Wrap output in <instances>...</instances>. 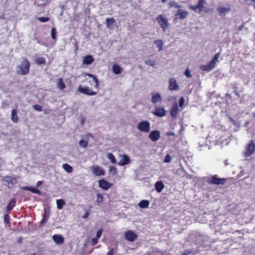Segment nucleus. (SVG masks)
Listing matches in <instances>:
<instances>
[{
    "label": "nucleus",
    "instance_id": "obj_33",
    "mask_svg": "<svg viewBox=\"0 0 255 255\" xmlns=\"http://www.w3.org/2000/svg\"><path fill=\"white\" fill-rule=\"evenodd\" d=\"M108 158L110 160L112 163H116L117 160L115 158V155L112 153H108L107 154Z\"/></svg>",
    "mask_w": 255,
    "mask_h": 255
},
{
    "label": "nucleus",
    "instance_id": "obj_36",
    "mask_svg": "<svg viewBox=\"0 0 255 255\" xmlns=\"http://www.w3.org/2000/svg\"><path fill=\"white\" fill-rule=\"evenodd\" d=\"M51 36L52 39H55L56 38V29L54 27L51 29Z\"/></svg>",
    "mask_w": 255,
    "mask_h": 255
},
{
    "label": "nucleus",
    "instance_id": "obj_62",
    "mask_svg": "<svg viewBox=\"0 0 255 255\" xmlns=\"http://www.w3.org/2000/svg\"><path fill=\"white\" fill-rule=\"evenodd\" d=\"M174 5L175 6V7L176 8H180V7H181V6L180 5L178 4L177 3H174Z\"/></svg>",
    "mask_w": 255,
    "mask_h": 255
},
{
    "label": "nucleus",
    "instance_id": "obj_27",
    "mask_svg": "<svg viewBox=\"0 0 255 255\" xmlns=\"http://www.w3.org/2000/svg\"><path fill=\"white\" fill-rule=\"evenodd\" d=\"M57 86V87L61 90H64L66 87L65 84H64L63 80L62 78H59L58 79Z\"/></svg>",
    "mask_w": 255,
    "mask_h": 255
},
{
    "label": "nucleus",
    "instance_id": "obj_34",
    "mask_svg": "<svg viewBox=\"0 0 255 255\" xmlns=\"http://www.w3.org/2000/svg\"><path fill=\"white\" fill-rule=\"evenodd\" d=\"M79 144L80 146L86 148L88 147V141L81 139L79 141Z\"/></svg>",
    "mask_w": 255,
    "mask_h": 255
},
{
    "label": "nucleus",
    "instance_id": "obj_26",
    "mask_svg": "<svg viewBox=\"0 0 255 255\" xmlns=\"http://www.w3.org/2000/svg\"><path fill=\"white\" fill-rule=\"evenodd\" d=\"M106 26L108 28L110 29L111 26L116 22V20L114 18H107L106 19Z\"/></svg>",
    "mask_w": 255,
    "mask_h": 255
},
{
    "label": "nucleus",
    "instance_id": "obj_11",
    "mask_svg": "<svg viewBox=\"0 0 255 255\" xmlns=\"http://www.w3.org/2000/svg\"><path fill=\"white\" fill-rule=\"evenodd\" d=\"M179 89L176 80L174 78H171L169 81V89L170 90H177Z\"/></svg>",
    "mask_w": 255,
    "mask_h": 255
},
{
    "label": "nucleus",
    "instance_id": "obj_44",
    "mask_svg": "<svg viewBox=\"0 0 255 255\" xmlns=\"http://www.w3.org/2000/svg\"><path fill=\"white\" fill-rule=\"evenodd\" d=\"M185 75L187 78L192 77V75L191 74L190 71L188 69H187L184 73Z\"/></svg>",
    "mask_w": 255,
    "mask_h": 255
},
{
    "label": "nucleus",
    "instance_id": "obj_64",
    "mask_svg": "<svg viewBox=\"0 0 255 255\" xmlns=\"http://www.w3.org/2000/svg\"><path fill=\"white\" fill-rule=\"evenodd\" d=\"M252 0V1H253V2H254V3H253V6H254V8H255V0Z\"/></svg>",
    "mask_w": 255,
    "mask_h": 255
},
{
    "label": "nucleus",
    "instance_id": "obj_10",
    "mask_svg": "<svg viewBox=\"0 0 255 255\" xmlns=\"http://www.w3.org/2000/svg\"><path fill=\"white\" fill-rule=\"evenodd\" d=\"M99 187L104 190H108L112 186V184L109 183L104 179H101L99 181Z\"/></svg>",
    "mask_w": 255,
    "mask_h": 255
},
{
    "label": "nucleus",
    "instance_id": "obj_6",
    "mask_svg": "<svg viewBox=\"0 0 255 255\" xmlns=\"http://www.w3.org/2000/svg\"><path fill=\"white\" fill-rule=\"evenodd\" d=\"M78 91L81 93L89 96H94L97 94L96 92L91 90L88 87H83L81 85L79 86Z\"/></svg>",
    "mask_w": 255,
    "mask_h": 255
},
{
    "label": "nucleus",
    "instance_id": "obj_40",
    "mask_svg": "<svg viewBox=\"0 0 255 255\" xmlns=\"http://www.w3.org/2000/svg\"><path fill=\"white\" fill-rule=\"evenodd\" d=\"M34 109L36 111L41 112L42 111V107L39 105H34L33 106Z\"/></svg>",
    "mask_w": 255,
    "mask_h": 255
},
{
    "label": "nucleus",
    "instance_id": "obj_43",
    "mask_svg": "<svg viewBox=\"0 0 255 255\" xmlns=\"http://www.w3.org/2000/svg\"><path fill=\"white\" fill-rule=\"evenodd\" d=\"M219 56H220V54L219 53H216L213 57V58L212 59V61H213V63H216L217 61H218V58L219 57Z\"/></svg>",
    "mask_w": 255,
    "mask_h": 255
},
{
    "label": "nucleus",
    "instance_id": "obj_7",
    "mask_svg": "<svg viewBox=\"0 0 255 255\" xmlns=\"http://www.w3.org/2000/svg\"><path fill=\"white\" fill-rule=\"evenodd\" d=\"M93 174L96 176H103L105 174V171L104 169L100 167L98 165H94L91 167Z\"/></svg>",
    "mask_w": 255,
    "mask_h": 255
},
{
    "label": "nucleus",
    "instance_id": "obj_48",
    "mask_svg": "<svg viewBox=\"0 0 255 255\" xmlns=\"http://www.w3.org/2000/svg\"><path fill=\"white\" fill-rule=\"evenodd\" d=\"M184 103V99L183 97H181V98L180 99L179 101V106L180 107H182L183 106Z\"/></svg>",
    "mask_w": 255,
    "mask_h": 255
},
{
    "label": "nucleus",
    "instance_id": "obj_5",
    "mask_svg": "<svg viewBox=\"0 0 255 255\" xmlns=\"http://www.w3.org/2000/svg\"><path fill=\"white\" fill-rule=\"evenodd\" d=\"M226 181L225 178H219L217 175L213 176L209 180V183L216 185H224Z\"/></svg>",
    "mask_w": 255,
    "mask_h": 255
},
{
    "label": "nucleus",
    "instance_id": "obj_18",
    "mask_svg": "<svg viewBox=\"0 0 255 255\" xmlns=\"http://www.w3.org/2000/svg\"><path fill=\"white\" fill-rule=\"evenodd\" d=\"M188 15V12L187 11H183L182 10L179 9L178 10L177 13L176 14L175 16L177 18H179L180 19H183L185 18L187 15Z\"/></svg>",
    "mask_w": 255,
    "mask_h": 255
},
{
    "label": "nucleus",
    "instance_id": "obj_63",
    "mask_svg": "<svg viewBox=\"0 0 255 255\" xmlns=\"http://www.w3.org/2000/svg\"><path fill=\"white\" fill-rule=\"evenodd\" d=\"M160 50H161L162 49V44H163V43H162V40H160Z\"/></svg>",
    "mask_w": 255,
    "mask_h": 255
},
{
    "label": "nucleus",
    "instance_id": "obj_12",
    "mask_svg": "<svg viewBox=\"0 0 255 255\" xmlns=\"http://www.w3.org/2000/svg\"><path fill=\"white\" fill-rule=\"evenodd\" d=\"M215 63L211 60L208 64L200 66V69L203 71H210L215 67Z\"/></svg>",
    "mask_w": 255,
    "mask_h": 255
},
{
    "label": "nucleus",
    "instance_id": "obj_9",
    "mask_svg": "<svg viewBox=\"0 0 255 255\" xmlns=\"http://www.w3.org/2000/svg\"><path fill=\"white\" fill-rule=\"evenodd\" d=\"M86 75L92 79L91 80L89 81L90 85L91 86H93L96 89H97L99 85L98 78L94 75L92 74H87Z\"/></svg>",
    "mask_w": 255,
    "mask_h": 255
},
{
    "label": "nucleus",
    "instance_id": "obj_47",
    "mask_svg": "<svg viewBox=\"0 0 255 255\" xmlns=\"http://www.w3.org/2000/svg\"><path fill=\"white\" fill-rule=\"evenodd\" d=\"M145 63L150 66H154L155 65V63L154 61L148 60L146 61Z\"/></svg>",
    "mask_w": 255,
    "mask_h": 255
},
{
    "label": "nucleus",
    "instance_id": "obj_42",
    "mask_svg": "<svg viewBox=\"0 0 255 255\" xmlns=\"http://www.w3.org/2000/svg\"><path fill=\"white\" fill-rule=\"evenodd\" d=\"M171 157L169 155V154H167L164 159V162L165 163H169L171 161Z\"/></svg>",
    "mask_w": 255,
    "mask_h": 255
},
{
    "label": "nucleus",
    "instance_id": "obj_52",
    "mask_svg": "<svg viewBox=\"0 0 255 255\" xmlns=\"http://www.w3.org/2000/svg\"><path fill=\"white\" fill-rule=\"evenodd\" d=\"M153 114L159 117V108H156L155 112H154Z\"/></svg>",
    "mask_w": 255,
    "mask_h": 255
},
{
    "label": "nucleus",
    "instance_id": "obj_38",
    "mask_svg": "<svg viewBox=\"0 0 255 255\" xmlns=\"http://www.w3.org/2000/svg\"><path fill=\"white\" fill-rule=\"evenodd\" d=\"M38 19L41 22H46L50 20V18L48 17H38Z\"/></svg>",
    "mask_w": 255,
    "mask_h": 255
},
{
    "label": "nucleus",
    "instance_id": "obj_3",
    "mask_svg": "<svg viewBox=\"0 0 255 255\" xmlns=\"http://www.w3.org/2000/svg\"><path fill=\"white\" fill-rule=\"evenodd\" d=\"M255 152V143L252 140H250L246 146L244 155L246 157L251 156Z\"/></svg>",
    "mask_w": 255,
    "mask_h": 255
},
{
    "label": "nucleus",
    "instance_id": "obj_20",
    "mask_svg": "<svg viewBox=\"0 0 255 255\" xmlns=\"http://www.w3.org/2000/svg\"><path fill=\"white\" fill-rule=\"evenodd\" d=\"M17 113V112L16 109H13L11 111V120L14 123H18V120H19V117H18Z\"/></svg>",
    "mask_w": 255,
    "mask_h": 255
},
{
    "label": "nucleus",
    "instance_id": "obj_56",
    "mask_svg": "<svg viewBox=\"0 0 255 255\" xmlns=\"http://www.w3.org/2000/svg\"><path fill=\"white\" fill-rule=\"evenodd\" d=\"M89 213L88 212H86L85 214L83 216V218H87L89 216Z\"/></svg>",
    "mask_w": 255,
    "mask_h": 255
},
{
    "label": "nucleus",
    "instance_id": "obj_2",
    "mask_svg": "<svg viewBox=\"0 0 255 255\" xmlns=\"http://www.w3.org/2000/svg\"><path fill=\"white\" fill-rule=\"evenodd\" d=\"M206 4L205 0H198L197 5H190L189 6L190 9L198 13H201L202 11L205 10V4Z\"/></svg>",
    "mask_w": 255,
    "mask_h": 255
},
{
    "label": "nucleus",
    "instance_id": "obj_8",
    "mask_svg": "<svg viewBox=\"0 0 255 255\" xmlns=\"http://www.w3.org/2000/svg\"><path fill=\"white\" fill-rule=\"evenodd\" d=\"M125 237L127 241L133 242L137 239V236L133 231L129 230L125 233Z\"/></svg>",
    "mask_w": 255,
    "mask_h": 255
},
{
    "label": "nucleus",
    "instance_id": "obj_41",
    "mask_svg": "<svg viewBox=\"0 0 255 255\" xmlns=\"http://www.w3.org/2000/svg\"><path fill=\"white\" fill-rule=\"evenodd\" d=\"M99 239L97 238H93L91 241V245L93 246H95L98 242Z\"/></svg>",
    "mask_w": 255,
    "mask_h": 255
},
{
    "label": "nucleus",
    "instance_id": "obj_29",
    "mask_svg": "<svg viewBox=\"0 0 255 255\" xmlns=\"http://www.w3.org/2000/svg\"><path fill=\"white\" fill-rule=\"evenodd\" d=\"M56 204L57 208L59 210H61L65 204V202L63 199H58L56 200Z\"/></svg>",
    "mask_w": 255,
    "mask_h": 255
},
{
    "label": "nucleus",
    "instance_id": "obj_19",
    "mask_svg": "<svg viewBox=\"0 0 255 255\" xmlns=\"http://www.w3.org/2000/svg\"><path fill=\"white\" fill-rule=\"evenodd\" d=\"M130 161V160L129 157L127 155H124L122 160L119 162V165L121 166H124L129 163Z\"/></svg>",
    "mask_w": 255,
    "mask_h": 255
},
{
    "label": "nucleus",
    "instance_id": "obj_17",
    "mask_svg": "<svg viewBox=\"0 0 255 255\" xmlns=\"http://www.w3.org/2000/svg\"><path fill=\"white\" fill-rule=\"evenodd\" d=\"M178 112L179 108L178 105L176 103H175L172 106L170 111V116L173 118H175L178 114Z\"/></svg>",
    "mask_w": 255,
    "mask_h": 255
},
{
    "label": "nucleus",
    "instance_id": "obj_21",
    "mask_svg": "<svg viewBox=\"0 0 255 255\" xmlns=\"http://www.w3.org/2000/svg\"><path fill=\"white\" fill-rule=\"evenodd\" d=\"M22 190L31 191L33 193L41 194V192L39 189H36L35 187H31L29 186H24L22 188Z\"/></svg>",
    "mask_w": 255,
    "mask_h": 255
},
{
    "label": "nucleus",
    "instance_id": "obj_46",
    "mask_svg": "<svg viewBox=\"0 0 255 255\" xmlns=\"http://www.w3.org/2000/svg\"><path fill=\"white\" fill-rule=\"evenodd\" d=\"M102 229H100L97 232V234H96V238H98V239H100L102 236Z\"/></svg>",
    "mask_w": 255,
    "mask_h": 255
},
{
    "label": "nucleus",
    "instance_id": "obj_59",
    "mask_svg": "<svg viewBox=\"0 0 255 255\" xmlns=\"http://www.w3.org/2000/svg\"><path fill=\"white\" fill-rule=\"evenodd\" d=\"M174 2H173V1H170L169 3V4L170 5V6L171 7V6H174Z\"/></svg>",
    "mask_w": 255,
    "mask_h": 255
},
{
    "label": "nucleus",
    "instance_id": "obj_57",
    "mask_svg": "<svg viewBox=\"0 0 255 255\" xmlns=\"http://www.w3.org/2000/svg\"><path fill=\"white\" fill-rule=\"evenodd\" d=\"M174 135V133L172 132H170V131L167 132L166 133V136Z\"/></svg>",
    "mask_w": 255,
    "mask_h": 255
},
{
    "label": "nucleus",
    "instance_id": "obj_1",
    "mask_svg": "<svg viewBox=\"0 0 255 255\" xmlns=\"http://www.w3.org/2000/svg\"><path fill=\"white\" fill-rule=\"evenodd\" d=\"M30 66V63L28 59L26 58H24L20 65L18 66L19 71L17 73L20 75H27L29 72Z\"/></svg>",
    "mask_w": 255,
    "mask_h": 255
},
{
    "label": "nucleus",
    "instance_id": "obj_24",
    "mask_svg": "<svg viewBox=\"0 0 255 255\" xmlns=\"http://www.w3.org/2000/svg\"><path fill=\"white\" fill-rule=\"evenodd\" d=\"M230 10V7L229 5L228 6H220L218 8V11L220 14L225 13Z\"/></svg>",
    "mask_w": 255,
    "mask_h": 255
},
{
    "label": "nucleus",
    "instance_id": "obj_50",
    "mask_svg": "<svg viewBox=\"0 0 255 255\" xmlns=\"http://www.w3.org/2000/svg\"><path fill=\"white\" fill-rule=\"evenodd\" d=\"M155 187L156 191L159 192V181H156V182L155 184Z\"/></svg>",
    "mask_w": 255,
    "mask_h": 255
},
{
    "label": "nucleus",
    "instance_id": "obj_23",
    "mask_svg": "<svg viewBox=\"0 0 255 255\" xmlns=\"http://www.w3.org/2000/svg\"><path fill=\"white\" fill-rule=\"evenodd\" d=\"M16 202V200L15 198L12 199L7 204L6 206V211L7 212H10L15 206V204Z\"/></svg>",
    "mask_w": 255,
    "mask_h": 255
},
{
    "label": "nucleus",
    "instance_id": "obj_45",
    "mask_svg": "<svg viewBox=\"0 0 255 255\" xmlns=\"http://www.w3.org/2000/svg\"><path fill=\"white\" fill-rule=\"evenodd\" d=\"M115 253V251L114 248L110 249L109 252L106 255H114Z\"/></svg>",
    "mask_w": 255,
    "mask_h": 255
},
{
    "label": "nucleus",
    "instance_id": "obj_49",
    "mask_svg": "<svg viewBox=\"0 0 255 255\" xmlns=\"http://www.w3.org/2000/svg\"><path fill=\"white\" fill-rule=\"evenodd\" d=\"M4 221L6 224L9 222L8 214H6L4 216Z\"/></svg>",
    "mask_w": 255,
    "mask_h": 255
},
{
    "label": "nucleus",
    "instance_id": "obj_39",
    "mask_svg": "<svg viewBox=\"0 0 255 255\" xmlns=\"http://www.w3.org/2000/svg\"><path fill=\"white\" fill-rule=\"evenodd\" d=\"M110 171L113 174L115 175L117 173V169L115 166H111L109 167Z\"/></svg>",
    "mask_w": 255,
    "mask_h": 255
},
{
    "label": "nucleus",
    "instance_id": "obj_55",
    "mask_svg": "<svg viewBox=\"0 0 255 255\" xmlns=\"http://www.w3.org/2000/svg\"><path fill=\"white\" fill-rule=\"evenodd\" d=\"M164 185L162 181H160V192L164 188Z\"/></svg>",
    "mask_w": 255,
    "mask_h": 255
},
{
    "label": "nucleus",
    "instance_id": "obj_37",
    "mask_svg": "<svg viewBox=\"0 0 255 255\" xmlns=\"http://www.w3.org/2000/svg\"><path fill=\"white\" fill-rule=\"evenodd\" d=\"M159 100V94L157 93L152 96V102L153 103L157 102Z\"/></svg>",
    "mask_w": 255,
    "mask_h": 255
},
{
    "label": "nucleus",
    "instance_id": "obj_51",
    "mask_svg": "<svg viewBox=\"0 0 255 255\" xmlns=\"http://www.w3.org/2000/svg\"><path fill=\"white\" fill-rule=\"evenodd\" d=\"M192 253L191 250H186L185 251H184L183 253L182 254V255H189Z\"/></svg>",
    "mask_w": 255,
    "mask_h": 255
},
{
    "label": "nucleus",
    "instance_id": "obj_4",
    "mask_svg": "<svg viewBox=\"0 0 255 255\" xmlns=\"http://www.w3.org/2000/svg\"><path fill=\"white\" fill-rule=\"evenodd\" d=\"M150 124L147 121H144L139 122L137 125V128L142 132H148L150 130Z\"/></svg>",
    "mask_w": 255,
    "mask_h": 255
},
{
    "label": "nucleus",
    "instance_id": "obj_16",
    "mask_svg": "<svg viewBox=\"0 0 255 255\" xmlns=\"http://www.w3.org/2000/svg\"><path fill=\"white\" fill-rule=\"evenodd\" d=\"M95 59L91 55H88L85 56L83 60V63L85 65H90L92 64Z\"/></svg>",
    "mask_w": 255,
    "mask_h": 255
},
{
    "label": "nucleus",
    "instance_id": "obj_35",
    "mask_svg": "<svg viewBox=\"0 0 255 255\" xmlns=\"http://www.w3.org/2000/svg\"><path fill=\"white\" fill-rule=\"evenodd\" d=\"M97 202L98 203H101L104 201V196L102 194H97Z\"/></svg>",
    "mask_w": 255,
    "mask_h": 255
},
{
    "label": "nucleus",
    "instance_id": "obj_61",
    "mask_svg": "<svg viewBox=\"0 0 255 255\" xmlns=\"http://www.w3.org/2000/svg\"><path fill=\"white\" fill-rule=\"evenodd\" d=\"M155 43L156 44L157 47L159 48V40H156Z\"/></svg>",
    "mask_w": 255,
    "mask_h": 255
},
{
    "label": "nucleus",
    "instance_id": "obj_53",
    "mask_svg": "<svg viewBox=\"0 0 255 255\" xmlns=\"http://www.w3.org/2000/svg\"><path fill=\"white\" fill-rule=\"evenodd\" d=\"M164 109L162 108H160V117H162L164 115Z\"/></svg>",
    "mask_w": 255,
    "mask_h": 255
},
{
    "label": "nucleus",
    "instance_id": "obj_54",
    "mask_svg": "<svg viewBox=\"0 0 255 255\" xmlns=\"http://www.w3.org/2000/svg\"><path fill=\"white\" fill-rule=\"evenodd\" d=\"M244 27V24H242V25H241L238 26V29L239 31H242L243 30Z\"/></svg>",
    "mask_w": 255,
    "mask_h": 255
},
{
    "label": "nucleus",
    "instance_id": "obj_14",
    "mask_svg": "<svg viewBox=\"0 0 255 255\" xmlns=\"http://www.w3.org/2000/svg\"><path fill=\"white\" fill-rule=\"evenodd\" d=\"M149 137L153 141L157 140L159 138V131H152L149 135Z\"/></svg>",
    "mask_w": 255,
    "mask_h": 255
},
{
    "label": "nucleus",
    "instance_id": "obj_31",
    "mask_svg": "<svg viewBox=\"0 0 255 255\" xmlns=\"http://www.w3.org/2000/svg\"><path fill=\"white\" fill-rule=\"evenodd\" d=\"M35 63L38 65L44 64L46 63L45 59L44 57H38L35 58Z\"/></svg>",
    "mask_w": 255,
    "mask_h": 255
},
{
    "label": "nucleus",
    "instance_id": "obj_13",
    "mask_svg": "<svg viewBox=\"0 0 255 255\" xmlns=\"http://www.w3.org/2000/svg\"><path fill=\"white\" fill-rule=\"evenodd\" d=\"M52 239L55 243L58 245H62L63 244L64 239L62 236L60 235H54L52 236Z\"/></svg>",
    "mask_w": 255,
    "mask_h": 255
},
{
    "label": "nucleus",
    "instance_id": "obj_22",
    "mask_svg": "<svg viewBox=\"0 0 255 255\" xmlns=\"http://www.w3.org/2000/svg\"><path fill=\"white\" fill-rule=\"evenodd\" d=\"M113 72L115 74H121L123 71V69L117 64H114L112 66Z\"/></svg>",
    "mask_w": 255,
    "mask_h": 255
},
{
    "label": "nucleus",
    "instance_id": "obj_28",
    "mask_svg": "<svg viewBox=\"0 0 255 255\" xmlns=\"http://www.w3.org/2000/svg\"><path fill=\"white\" fill-rule=\"evenodd\" d=\"M49 214L47 213L46 210L44 212L43 218L40 221V226H42L43 224H46L47 222L48 219L49 218Z\"/></svg>",
    "mask_w": 255,
    "mask_h": 255
},
{
    "label": "nucleus",
    "instance_id": "obj_32",
    "mask_svg": "<svg viewBox=\"0 0 255 255\" xmlns=\"http://www.w3.org/2000/svg\"><path fill=\"white\" fill-rule=\"evenodd\" d=\"M63 168L68 173H71L73 171L72 167L67 163L63 164Z\"/></svg>",
    "mask_w": 255,
    "mask_h": 255
},
{
    "label": "nucleus",
    "instance_id": "obj_15",
    "mask_svg": "<svg viewBox=\"0 0 255 255\" xmlns=\"http://www.w3.org/2000/svg\"><path fill=\"white\" fill-rule=\"evenodd\" d=\"M4 180L7 183V184L11 185H14L17 182V180L15 177H11L10 176H5Z\"/></svg>",
    "mask_w": 255,
    "mask_h": 255
},
{
    "label": "nucleus",
    "instance_id": "obj_30",
    "mask_svg": "<svg viewBox=\"0 0 255 255\" xmlns=\"http://www.w3.org/2000/svg\"><path fill=\"white\" fill-rule=\"evenodd\" d=\"M149 202L148 200H142L138 203V206L141 208H147L149 206Z\"/></svg>",
    "mask_w": 255,
    "mask_h": 255
},
{
    "label": "nucleus",
    "instance_id": "obj_60",
    "mask_svg": "<svg viewBox=\"0 0 255 255\" xmlns=\"http://www.w3.org/2000/svg\"><path fill=\"white\" fill-rule=\"evenodd\" d=\"M22 238L20 237L17 240V242L18 243H21L22 242Z\"/></svg>",
    "mask_w": 255,
    "mask_h": 255
},
{
    "label": "nucleus",
    "instance_id": "obj_58",
    "mask_svg": "<svg viewBox=\"0 0 255 255\" xmlns=\"http://www.w3.org/2000/svg\"><path fill=\"white\" fill-rule=\"evenodd\" d=\"M42 181H39L37 182V184H36V186L37 187H39L40 186V185H41L42 184Z\"/></svg>",
    "mask_w": 255,
    "mask_h": 255
},
{
    "label": "nucleus",
    "instance_id": "obj_25",
    "mask_svg": "<svg viewBox=\"0 0 255 255\" xmlns=\"http://www.w3.org/2000/svg\"><path fill=\"white\" fill-rule=\"evenodd\" d=\"M160 22L162 23H160L161 27L163 28L164 30H165L167 26H168V21L167 20L162 17V15L160 14Z\"/></svg>",
    "mask_w": 255,
    "mask_h": 255
}]
</instances>
